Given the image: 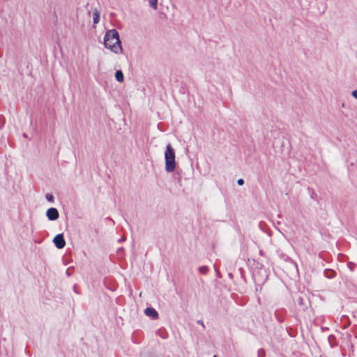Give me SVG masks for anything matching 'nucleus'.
Masks as SVG:
<instances>
[{
	"mask_svg": "<svg viewBox=\"0 0 357 357\" xmlns=\"http://www.w3.org/2000/svg\"><path fill=\"white\" fill-rule=\"evenodd\" d=\"M104 46L115 54H122L123 49L118 31L115 29L107 31L103 40Z\"/></svg>",
	"mask_w": 357,
	"mask_h": 357,
	"instance_id": "f257e3e1",
	"label": "nucleus"
},
{
	"mask_svg": "<svg viewBox=\"0 0 357 357\" xmlns=\"http://www.w3.org/2000/svg\"><path fill=\"white\" fill-rule=\"evenodd\" d=\"M165 160L166 172H172L176 167L175 151L170 144H168L166 146Z\"/></svg>",
	"mask_w": 357,
	"mask_h": 357,
	"instance_id": "f03ea898",
	"label": "nucleus"
},
{
	"mask_svg": "<svg viewBox=\"0 0 357 357\" xmlns=\"http://www.w3.org/2000/svg\"><path fill=\"white\" fill-rule=\"evenodd\" d=\"M53 243L58 249H62L66 245V241L63 234L56 235L53 239Z\"/></svg>",
	"mask_w": 357,
	"mask_h": 357,
	"instance_id": "7ed1b4c3",
	"label": "nucleus"
},
{
	"mask_svg": "<svg viewBox=\"0 0 357 357\" xmlns=\"http://www.w3.org/2000/svg\"><path fill=\"white\" fill-rule=\"evenodd\" d=\"M46 216L49 220L54 221L59 218V213L56 208L52 207L46 211Z\"/></svg>",
	"mask_w": 357,
	"mask_h": 357,
	"instance_id": "20e7f679",
	"label": "nucleus"
},
{
	"mask_svg": "<svg viewBox=\"0 0 357 357\" xmlns=\"http://www.w3.org/2000/svg\"><path fill=\"white\" fill-rule=\"evenodd\" d=\"M144 314L153 320L157 319L159 317L158 312L153 307H148L144 310Z\"/></svg>",
	"mask_w": 357,
	"mask_h": 357,
	"instance_id": "39448f33",
	"label": "nucleus"
},
{
	"mask_svg": "<svg viewBox=\"0 0 357 357\" xmlns=\"http://www.w3.org/2000/svg\"><path fill=\"white\" fill-rule=\"evenodd\" d=\"M115 78L119 82H123L124 76L123 72L120 70H116L115 73Z\"/></svg>",
	"mask_w": 357,
	"mask_h": 357,
	"instance_id": "423d86ee",
	"label": "nucleus"
},
{
	"mask_svg": "<svg viewBox=\"0 0 357 357\" xmlns=\"http://www.w3.org/2000/svg\"><path fill=\"white\" fill-rule=\"evenodd\" d=\"M100 20V13L96 9L93 14V22L94 24H96L99 22Z\"/></svg>",
	"mask_w": 357,
	"mask_h": 357,
	"instance_id": "0eeeda50",
	"label": "nucleus"
},
{
	"mask_svg": "<svg viewBox=\"0 0 357 357\" xmlns=\"http://www.w3.org/2000/svg\"><path fill=\"white\" fill-rule=\"evenodd\" d=\"M149 6L154 10L158 8V0H149Z\"/></svg>",
	"mask_w": 357,
	"mask_h": 357,
	"instance_id": "6e6552de",
	"label": "nucleus"
},
{
	"mask_svg": "<svg viewBox=\"0 0 357 357\" xmlns=\"http://www.w3.org/2000/svg\"><path fill=\"white\" fill-rule=\"evenodd\" d=\"M324 273L326 274V276L328 278H332L335 275V272L332 270H326L324 271Z\"/></svg>",
	"mask_w": 357,
	"mask_h": 357,
	"instance_id": "1a4fd4ad",
	"label": "nucleus"
},
{
	"mask_svg": "<svg viewBox=\"0 0 357 357\" xmlns=\"http://www.w3.org/2000/svg\"><path fill=\"white\" fill-rule=\"evenodd\" d=\"M45 198L50 202H53L54 199L53 195L50 193L46 194Z\"/></svg>",
	"mask_w": 357,
	"mask_h": 357,
	"instance_id": "9d476101",
	"label": "nucleus"
},
{
	"mask_svg": "<svg viewBox=\"0 0 357 357\" xmlns=\"http://www.w3.org/2000/svg\"><path fill=\"white\" fill-rule=\"evenodd\" d=\"M199 270L201 273L206 274L208 272V268L207 266H200L199 268Z\"/></svg>",
	"mask_w": 357,
	"mask_h": 357,
	"instance_id": "9b49d317",
	"label": "nucleus"
},
{
	"mask_svg": "<svg viewBox=\"0 0 357 357\" xmlns=\"http://www.w3.org/2000/svg\"><path fill=\"white\" fill-rule=\"evenodd\" d=\"M265 351L263 349H260L258 350L257 355L258 357H265Z\"/></svg>",
	"mask_w": 357,
	"mask_h": 357,
	"instance_id": "f8f14e48",
	"label": "nucleus"
},
{
	"mask_svg": "<svg viewBox=\"0 0 357 357\" xmlns=\"http://www.w3.org/2000/svg\"><path fill=\"white\" fill-rule=\"evenodd\" d=\"M287 261H289V263L294 264L295 266V267L297 268V265L293 261V259H291V258L289 257H287V259H286Z\"/></svg>",
	"mask_w": 357,
	"mask_h": 357,
	"instance_id": "ddd939ff",
	"label": "nucleus"
},
{
	"mask_svg": "<svg viewBox=\"0 0 357 357\" xmlns=\"http://www.w3.org/2000/svg\"><path fill=\"white\" fill-rule=\"evenodd\" d=\"M351 95L354 98L357 99V90L353 91Z\"/></svg>",
	"mask_w": 357,
	"mask_h": 357,
	"instance_id": "4468645a",
	"label": "nucleus"
},
{
	"mask_svg": "<svg viewBox=\"0 0 357 357\" xmlns=\"http://www.w3.org/2000/svg\"><path fill=\"white\" fill-rule=\"evenodd\" d=\"M237 183L238 185H242L243 183H244V180L243 178H239L238 181H237Z\"/></svg>",
	"mask_w": 357,
	"mask_h": 357,
	"instance_id": "2eb2a0df",
	"label": "nucleus"
},
{
	"mask_svg": "<svg viewBox=\"0 0 357 357\" xmlns=\"http://www.w3.org/2000/svg\"><path fill=\"white\" fill-rule=\"evenodd\" d=\"M197 323L198 324L202 325L204 328H205V326H204V322L202 321V320H198V321H197Z\"/></svg>",
	"mask_w": 357,
	"mask_h": 357,
	"instance_id": "dca6fc26",
	"label": "nucleus"
},
{
	"mask_svg": "<svg viewBox=\"0 0 357 357\" xmlns=\"http://www.w3.org/2000/svg\"><path fill=\"white\" fill-rule=\"evenodd\" d=\"M66 275H68V276H70L71 275V273H70V268H68L66 270Z\"/></svg>",
	"mask_w": 357,
	"mask_h": 357,
	"instance_id": "f3484780",
	"label": "nucleus"
},
{
	"mask_svg": "<svg viewBox=\"0 0 357 357\" xmlns=\"http://www.w3.org/2000/svg\"><path fill=\"white\" fill-rule=\"evenodd\" d=\"M354 264H352V263H350V264H349V268H350V270H351V271H353V266H354Z\"/></svg>",
	"mask_w": 357,
	"mask_h": 357,
	"instance_id": "a211bd4d",
	"label": "nucleus"
},
{
	"mask_svg": "<svg viewBox=\"0 0 357 357\" xmlns=\"http://www.w3.org/2000/svg\"><path fill=\"white\" fill-rule=\"evenodd\" d=\"M298 303H299L300 305H301V304H302V302H303V298L300 297V298H298Z\"/></svg>",
	"mask_w": 357,
	"mask_h": 357,
	"instance_id": "6ab92c4d",
	"label": "nucleus"
},
{
	"mask_svg": "<svg viewBox=\"0 0 357 357\" xmlns=\"http://www.w3.org/2000/svg\"><path fill=\"white\" fill-rule=\"evenodd\" d=\"M73 289H74V291H75V293L78 294V292L77 291L76 286H75V285L73 287Z\"/></svg>",
	"mask_w": 357,
	"mask_h": 357,
	"instance_id": "aec40b11",
	"label": "nucleus"
},
{
	"mask_svg": "<svg viewBox=\"0 0 357 357\" xmlns=\"http://www.w3.org/2000/svg\"><path fill=\"white\" fill-rule=\"evenodd\" d=\"M125 241L124 238H121L119 241L121 242V241Z\"/></svg>",
	"mask_w": 357,
	"mask_h": 357,
	"instance_id": "412c9836",
	"label": "nucleus"
},
{
	"mask_svg": "<svg viewBox=\"0 0 357 357\" xmlns=\"http://www.w3.org/2000/svg\"><path fill=\"white\" fill-rule=\"evenodd\" d=\"M23 136H24V137H27V135H26V133H24V134H23Z\"/></svg>",
	"mask_w": 357,
	"mask_h": 357,
	"instance_id": "4be33fe9",
	"label": "nucleus"
},
{
	"mask_svg": "<svg viewBox=\"0 0 357 357\" xmlns=\"http://www.w3.org/2000/svg\"><path fill=\"white\" fill-rule=\"evenodd\" d=\"M314 194H315V193L313 192H312V195H311V197H312V198H313V196H314Z\"/></svg>",
	"mask_w": 357,
	"mask_h": 357,
	"instance_id": "5701e85b",
	"label": "nucleus"
},
{
	"mask_svg": "<svg viewBox=\"0 0 357 357\" xmlns=\"http://www.w3.org/2000/svg\"><path fill=\"white\" fill-rule=\"evenodd\" d=\"M218 275H219V271L216 270Z\"/></svg>",
	"mask_w": 357,
	"mask_h": 357,
	"instance_id": "b1692460",
	"label": "nucleus"
},
{
	"mask_svg": "<svg viewBox=\"0 0 357 357\" xmlns=\"http://www.w3.org/2000/svg\"><path fill=\"white\" fill-rule=\"evenodd\" d=\"M213 357H217L216 356H214Z\"/></svg>",
	"mask_w": 357,
	"mask_h": 357,
	"instance_id": "393cba45",
	"label": "nucleus"
},
{
	"mask_svg": "<svg viewBox=\"0 0 357 357\" xmlns=\"http://www.w3.org/2000/svg\"><path fill=\"white\" fill-rule=\"evenodd\" d=\"M356 163H357V159H356Z\"/></svg>",
	"mask_w": 357,
	"mask_h": 357,
	"instance_id": "a878e982",
	"label": "nucleus"
}]
</instances>
